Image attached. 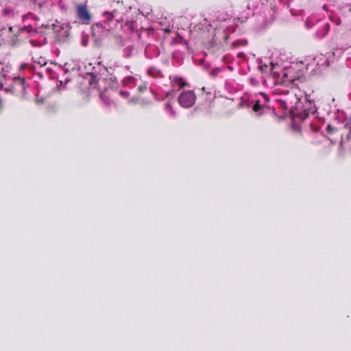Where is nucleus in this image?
<instances>
[{"instance_id":"f257e3e1","label":"nucleus","mask_w":351,"mask_h":351,"mask_svg":"<svg viewBox=\"0 0 351 351\" xmlns=\"http://www.w3.org/2000/svg\"><path fill=\"white\" fill-rule=\"evenodd\" d=\"M196 95L193 90L183 91L178 97V102L183 108H190L195 102Z\"/></svg>"},{"instance_id":"f03ea898","label":"nucleus","mask_w":351,"mask_h":351,"mask_svg":"<svg viewBox=\"0 0 351 351\" xmlns=\"http://www.w3.org/2000/svg\"><path fill=\"white\" fill-rule=\"evenodd\" d=\"M76 8L77 18L82 23L88 24L91 19V15L87 9V6L85 4H79Z\"/></svg>"},{"instance_id":"7ed1b4c3","label":"nucleus","mask_w":351,"mask_h":351,"mask_svg":"<svg viewBox=\"0 0 351 351\" xmlns=\"http://www.w3.org/2000/svg\"><path fill=\"white\" fill-rule=\"evenodd\" d=\"M266 108H267V107L265 105L261 104L259 100H256L252 107L253 111L256 112L258 115L262 114Z\"/></svg>"},{"instance_id":"20e7f679","label":"nucleus","mask_w":351,"mask_h":351,"mask_svg":"<svg viewBox=\"0 0 351 351\" xmlns=\"http://www.w3.org/2000/svg\"><path fill=\"white\" fill-rule=\"evenodd\" d=\"M165 111L171 116H175L176 112L173 110L172 104L170 102H167L165 104Z\"/></svg>"},{"instance_id":"39448f33","label":"nucleus","mask_w":351,"mask_h":351,"mask_svg":"<svg viewBox=\"0 0 351 351\" xmlns=\"http://www.w3.org/2000/svg\"><path fill=\"white\" fill-rule=\"evenodd\" d=\"M278 102L280 109L285 111L288 110V104L287 101L280 99L278 101Z\"/></svg>"},{"instance_id":"423d86ee","label":"nucleus","mask_w":351,"mask_h":351,"mask_svg":"<svg viewBox=\"0 0 351 351\" xmlns=\"http://www.w3.org/2000/svg\"><path fill=\"white\" fill-rule=\"evenodd\" d=\"M147 88H148V83L147 82H145L142 85H141L138 87V90L141 93H143V92L146 91L147 90Z\"/></svg>"},{"instance_id":"0eeeda50","label":"nucleus","mask_w":351,"mask_h":351,"mask_svg":"<svg viewBox=\"0 0 351 351\" xmlns=\"http://www.w3.org/2000/svg\"><path fill=\"white\" fill-rule=\"evenodd\" d=\"M119 95L123 97V98H125V99H128L130 94L128 91H126V90H120L119 92Z\"/></svg>"},{"instance_id":"6e6552de","label":"nucleus","mask_w":351,"mask_h":351,"mask_svg":"<svg viewBox=\"0 0 351 351\" xmlns=\"http://www.w3.org/2000/svg\"><path fill=\"white\" fill-rule=\"evenodd\" d=\"M101 97L104 100L105 103H106L108 105L110 104V100L108 99V96L106 93L101 94Z\"/></svg>"},{"instance_id":"1a4fd4ad","label":"nucleus","mask_w":351,"mask_h":351,"mask_svg":"<svg viewBox=\"0 0 351 351\" xmlns=\"http://www.w3.org/2000/svg\"><path fill=\"white\" fill-rule=\"evenodd\" d=\"M326 131L328 133L332 134L336 131V128L328 124L326 127Z\"/></svg>"},{"instance_id":"9d476101","label":"nucleus","mask_w":351,"mask_h":351,"mask_svg":"<svg viewBox=\"0 0 351 351\" xmlns=\"http://www.w3.org/2000/svg\"><path fill=\"white\" fill-rule=\"evenodd\" d=\"M114 12H115V11H114L112 12H106L104 14L106 16V19L110 20L111 19H112L114 17Z\"/></svg>"},{"instance_id":"9b49d317","label":"nucleus","mask_w":351,"mask_h":351,"mask_svg":"<svg viewBox=\"0 0 351 351\" xmlns=\"http://www.w3.org/2000/svg\"><path fill=\"white\" fill-rule=\"evenodd\" d=\"M179 85H180V88H184V86H187V83L182 81V78H180L179 79V82H178Z\"/></svg>"},{"instance_id":"f8f14e48","label":"nucleus","mask_w":351,"mask_h":351,"mask_svg":"<svg viewBox=\"0 0 351 351\" xmlns=\"http://www.w3.org/2000/svg\"><path fill=\"white\" fill-rule=\"evenodd\" d=\"M44 101V99L43 98H40V99H36L35 100V102L37 104H43Z\"/></svg>"},{"instance_id":"ddd939ff","label":"nucleus","mask_w":351,"mask_h":351,"mask_svg":"<svg viewBox=\"0 0 351 351\" xmlns=\"http://www.w3.org/2000/svg\"><path fill=\"white\" fill-rule=\"evenodd\" d=\"M261 94L263 96L265 101L266 102H268L269 101V97L265 93H261Z\"/></svg>"},{"instance_id":"4468645a","label":"nucleus","mask_w":351,"mask_h":351,"mask_svg":"<svg viewBox=\"0 0 351 351\" xmlns=\"http://www.w3.org/2000/svg\"><path fill=\"white\" fill-rule=\"evenodd\" d=\"M12 29H13V27H9V31L12 32Z\"/></svg>"}]
</instances>
